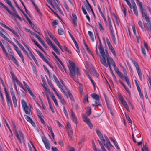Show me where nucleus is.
<instances>
[{
  "instance_id": "58",
  "label": "nucleus",
  "mask_w": 151,
  "mask_h": 151,
  "mask_svg": "<svg viewBox=\"0 0 151 151\" xmlns=\"http://www.w3.org/2000/svg\"><path fill=\"white\" fill-rule=\"evenodd\" d=\"M66 128L69 130H72L71 125L69 123H67Z\"/></svg>"
},
{
  "instance_id": "35",
  "label": "nucleus",
  "mask_w": 151,
  "mask_h": 151,
  "mask_svg": "<svg viewBox=\"0 0 151 151\" xmlns=\"http://www.w3.org/2000/svg\"><path fill=\"white\" fill-rule=\"evenodd\" d=\"M46 41L48 44L50 46H51L52 47H53V45H55L52 43L50 39L48 37L46 38Z\"/></svg>"
},
{
  "instance_id": "13",
  "label": "nucleus",
  "mask_w": 151,
  "mask_h": 151,
  "mask_svg": "<svg viewBox=\"0 0 151 151\" xmlns=\"http://www.w3.org/2000/svg\"><path fill=\"white\" fill-rule=\"evenodd\" d=\"M106 142L104 143V145L109 151H110L112 145L110 142L108 138L106 139Z\"/></svg>"
},
{
  "instance_id": "7",
  "label": "nucleus",
  "mask_w": 151,
  "mask_h": 151,
  "mask_svg": "<svg viewBox=\"0 0 151 151\" xmlns=\"http://www.w3.org/2000/svg\"><path fill=\"white\" fill-rule=\"evenodd\" d=\"M10 91L12 97V101L15 107H16L17 106V99L14 92V91L12 86L9 87Z\"/></svg>"
},
{
  "instance_id": "38",
  "label": "nucleus",
  "mask_w": 151,
  "mask_h": 151,
  "mask_svg": "<svg viewBox=\"0 0 151 151\" xmlns=\"http://www.w3.org/2000/svg\"><path fill=\"white\" fill-rule=\"evenodd\" d=\"M20 48L27 55H28V53L26 51L23 45L20 44L19 45H18Z\"/></svg>"
},
{
  "instance_id": "34",
  "label": "nucleus",
  "mask_w": 151,
  "mask_h": 151,
  "mask_svg": "<svg viewBox=\"0 0 151 151\" xmlns=\"http://www.w3.org/2000/svg\"><path fill=\"white\" fill-rule=\"evenodd\" d=\"M29 54L31 56L32 58V59L34 60L35 63L37 65H38V63L35 56L33 55L32 52H30V54Z\"/></svg>"
},
{
  "instance_id": "48",
  "label": "nucleus",
  "mask_w": 151,
  "mask_h": 151,
  "mask_svg": "<svg viewBox=\"0 0 151 151\" xmlns=\"http://www.w3.org/2000/svg\"><path fill=\"white\" fill-rule=\"evenodd\" d=\"M43 68L45 70V71L46 72L49 74V76L50 77V72L49 71V70H48V69L45 66V65H43Z\"/></svg>"
},
{
  "instance_id": "5",
  "label": "nucleus",
  "mask_w": 151,
  "mask_h": 151,
  "mask_svg": "<svg viewBox=\"0 0 151 151\" xmlns=\"http://www.w3.org/2000/svg\"><path fill=\"white\" fill-rule=\"evenodd\" d=\"M131 60L133 64L136 68L137 71L139 79L142 80V74L140 67H139L138 63L134 59H131Z\"/></svg>"
},
{
  "instance_id": "33",
  "label": "nucleus",
  "mask_w": 151,
  "mask_h": 151,
  "mask_svg": "<svg viewBox=\"0 0 151 151\" xmlns=\"http://www.w3.org/2000/svg\"><path fill=\"white\" fill-rule=\"evenodd\" d=\"M109 67V69H110V72L112 76L113 77L114 80L116 82H117V79L116 78V77L115 76V75H114V73L113 72V71H112V69L111 68V67Z\"/></svg>"
},
{
  "instance_id": "61",
  "label": "nucleus",
  "mask_w": 151,
  "mask_h": 151,
  "mask_svg": "<svg viewBox=\"0 0 151 151\" xmlns=\"http://www.w3.org/2000/svg\"><path fill=\"white\" fill-rule=\"evenodd\" d=\"M110 50L114 56H116V52L114 48Z\"/></svg>"
},
{
  "instance_id": "29",
  "label": "nucleus",
  "mask_w": 151,
  "mask_h": 151,
  "mask_svg": "<svg viewBox=\"0 0 151 151\" xmlns=\"http://www.w3.org/2000/svg\"><path fill=\"white\" fill-rule=\"evenodd\" d=\"M92 105L93 106H101V105L100 104L99 100H96L95 101V104H92Z\"/></svg>"
},
{
  "instance_id": "10",
  "label": "nucleus",
  "mask_w": 151,
  "mask_h": 151,
  "mask_svg": "<svg viewBox=\"0 0 151 151\" xmlns=\"http://www.w3.org/2000/svg\"><path fill=\"white\" fill-rule=\"evenodd\" d=\"M109 29L110 31V34L111 37L112 38L114 43L115 44L116 43V37L115 36V34L112 25L111 24H109Z\"/></svg>"
},
{
  "instance_id": "8",
  "label": "nucleus",
  "mask_w": 151,
  "mask_h": 151,
  "mask_svg": "<svg viewBox=\"0 0 151 151\" xmlns=\"http://www.w3.org/2000/svg\"><path fill=\"white\" fill-rule=\"evenodd\" d=\"M21 103L22 108L25 113L27 114H30V110L29 108L25 101L23 99L21 100Z\"/></svg>"
},
{
  "instance_id": "9",
  "label": "nucleus",
  "mask_w": 151,
  "mask_h": 151,
  "mask_svg": "<svg viewBox=\"0 0 151 151\" xmlns=\"http://www.w3.org/2000/svg\"><path fill=\"white\" fill-rule=\"evenodd\" d=\"M117 74L120 78L122 79L123 78H124L125 80L127 83L128 85L130 88L131 87L130 82L129 81V79L128 78L127 76H124L123 74L120 71H119L118 72H117Z\"/></svg>"
},
{
  "instance_id": "52",
  "label": "nucleus",
  "mask_w": 151,
  "mask_h": 151,
  "mask_svg": "<svg viewBox=\"0 0 151 151\" xmlns=\"http://www.w3.org/2000/svg\"><path fill=\"white\" fill-rule=\"evenodd\" d=\"M8 30L11 31L13 34L15 36L17 35V33L13 29H12L9 27Z\"/></svg>"
},
{
  "instance_id": "62",
  "label": "nucleus",
  "mask_w": 151,
  "mask_h": 151,
  "mask_svg": "<svg viewBox=\"0 0 151 151\" xmlns=\"http://www.w3.org/2000/svg\"><path fill=\"white\" fill-rule=\"evenodd\" d=\"M64 51H67L69 53L71 54L72 52L66 46H64Z\"/></svg>"
},
{
  "instance_id": "22",
  "label": "nucleus",
  "mask_w": 151,
  "mask_h": 151,
  "mask_svg": "<svg viewBox=\"0 0 151 151\" xmlns=\"http://www.w3.org/2000/svg\"><path fill=\"white\" fill-rule=\"evenodd\" d=\"M6 100L7 105L9 109H10V105L12 104V102L9 96H6Z\"/></svg>"
},
{
  "instance_id": "14",
  "label": "nucleus",
  "mask_w": 151,
  "mask_h": 151,
  "mask_svg": "<svg viewBox=\"0 0 151 151\" xmlns=\"http://www.w3.org/2000/svg\"><path fill=\"white\" fill-rule=\"evenodd\" d=\"M106 142L104 143V145L109 151H110L112 145L110 142L108 138L106 139Z\"/></svg>"
},
{
  "instance_id": "36",
  "label": "nucleus",
  "mask_w": 151,
  "mask_h": 151,
  "mask_svg": "<svg viewBox=\"0 0 151 151\" xmlns=\"http://www.w3.org/2000/svg\"><path fill=\"white\" fill-rule=\"evenodd\" d=\"M66 94L67 96H66L67 98H68V97H69L71 100L73 101L74 98L72 94L69 92L68 91L67 93H66Z\"/></svg>"
},
{
  "instance_id": "56",
  "label": "nucleus",
  "mask_w": 151,
  "mask_h": 151,
  "mask_svg": "<svg viewBox=\"0 0 151 151\" xmlns=\"http://www.w3.org/2000/svg\"><path fill=\"white\" fill-rule=\"evenodd\" d=\"M38 117L40 119V121H41V122L42 123V124H44V125H45V122L44 120V119L42 118V116H40L39 115H38Z\"/></svg>"
},
{
  "instance_id": "31",
  "label": "nucleus",
  "mask_w": 151,
  "mask_h": 151,
  "mask_svg": "<svg viewBox=\"0 0 151 151\" xmlns=\"http://www.w3.org/2000/svg\"><path fill=\"white\" fill-rule=\"evenodd\" d=\"M86 76H87L90 79L92 83V85H93V87L94 88V89H96V86H95V84L93 81L92 79L91 78V77H90V76L88 74V73H86Z\"/></svg>"
},
{
  "instance_id": "40",
  "label": "nucleus",
  "mask_w": 151,
  "mask_h": 151,
  "mask_svg": "<svg viewBox=\"0 0 151 151\" xmlns=\"http://www.w3.org/2000/svg\"><path fill=\"white\" fill-rule=\"evenodd\" d=\"M132 9H133V11L134 14L136 15V16L138 17V14L137 7H135L132 8Z\"/></svg>"
},
{
  "instance_id": "30",
  "label": "nucleus",
  "mask_w": 151,
  "mask_h": 151,
  "mask_svg": "<svg viewBox=\"0 0 151 151\" xmlns=\"http://www.w3.org/2000/svg\"><path fill=\"white\" fill-rule=\"evenodd\" d=\"M105 100L106 101V104L107 105V107L109 109V110L111 111V103L110 102V101L108 100H107L105 98Z\"/></svg>"
},
{
  "instance_id": "6",
  "label": "nucleus",
  "mask_w": 151,
  "mask_h": 151,
  "mask_svg": "<svg viewBox=\"0 0 151 151\" xmlns=\"http://www.w3.org/2000/svg\"><path fill=\"white\" fill-rule=\"evenodd\" d=\"M87 3H84V6H82V10L85 15H86L87 14V12H86L85 9V7L86 9L87 10L88 12H90V10L91 11H93V9L91 7V5L89 4V3L87 1Z\"/></svg>"
},
{
  "instance_id": "1",
  "label": "nucleus",
  "mask_w": 151,
  "mask_h": 151,
  "mask_svg": "<svg viewBox=\"0 0 151 151\" xmlns=\"http://www.w3.org/2000/svg\"><path fill=\"white\" fill-rule=\"evenodd\" d=\"M137 5L139 7L140 10L142 14V17L145 18L147 24L145 23L144 24V28L147 31L150 32L151 33V23L149 17L147 15L145 10L143 8L142 3L139 1V0H135Z\"/></svg>"
},
{
  "instance_id": "64",
  "label": "nucleus",
  "mask_w": 151,
  "mask_h": 151,
  "mask_svg": "<svg viewBox=\"0 0 151 151\" xmlns=\"http://www.w3.org/2000/svg\"><path fill=\"white\" fill-rule=\"evenodd\" d=\"M54 1L55 2V3L57 7H58L60 5V3L58 0H54Z\"/></svg>"
},
{
  "instance_id": "2",
  "label": "nucleus",
  "mask_w": 151,
  "mask_h": 151,
  "mask_svg": "<svg viewBox=\"0 0 151 151\" xmlns=\"http://www.w3.org/2000/svg\"><path fill=\"white\" fill-rule=\"evenodd\" d=\"M69 63L70 66L68 67L70 73V76L74 81L78 83V79L76 77V74L77 75H80V70L78 67H76L75 64L72 61L69 60Z\"/></svg>"
},
{
  "instance_id": "46",
  "label": "nucleus",
  "mask_w": 151,
  "mask_h": 151,
  "mask_svg": "<svg viewBox=\"0 0 151 151\" xmlns=\"http://www.w3.org/2000/svg\"><path fill=\"white\" fill-rule=\"evenodd\" d=\"M112 65L113 66L114 70L116 73L117 72H118L119 71V70L118 68L116 67L115 63Z\"/></svg>"
},
{
  "instance_id": "63",
  "label": "nucleus",
  "mask_w": 151,
  "mask_h": 151,
  "mask_svg": "<svg viewBox=\"0 0 151 151\" xmlns=\"http://www.w3.org/2000/svg\"><path fill=\"white\" fill-rule=\"evenodd\" d=\"M84 100L85 102H87V103L88 102V95H86L84 97Z\"/></svg>"
},
{
  "instance_id": "11",
  "label": "nucleus",
  "mask_w": 151,
  "mask_h": 151,
  "mask_svg": "<svg viewBox=\"0 0 151 151\" xmlns=\"http://www.w3.org/2000/svg\"><path fill=\"white\" fill-rule=\"evenodd\" d=\"M36 51L40 57L50 67L53 68L51 63L49 62L45 58V57L43 55L40 51L37 50H36Z\"/></svg>"
},
{
  "instance_id": "42",
  "label": "nucleus",
  "mask_w": 151,
  "mask_h": 151,
  "mask_svg": "<svg viewBox=\"0 0 151 151\" xmlns=\"http://www.w3.org/2000/svg\"><path fill=\"white\" fill-rule=\"evenodd\" d=\"M42 139L44 144L49 142L47 138L45 137H42Z\"/></svg>"
},
{
  "instance_id": "59",
  "label": "nucleus",
  "mask_w": 151,
  "mask_h": 151,
  "mask_svg": "<svg viewBox=\"0 0 151 151\" xmlns=\"http://www.w3.org/2000/svg\"><path fill=\"white\" fill-rule=\"evenodd\" d=\"M45 146L46 148L47 149L49 150L50 149V145L49 142L45 144Z\"/></svg>"
},
{
  "instance_id": "15",
  "label": "nucleus",
  "mask_w": 151,
  "mask_h": 151,
  "mask_svg": "<svg viewBox=\"0 0 151 151\" xmlns=\"http://www.w3.org/2000/svg\"><path fill=\"white\" fill-rule=\"evenodd\" d=\"M98 48L99 50L100 53L101 54V57H103L105 55V53L104 52L103 46L102 45H99L98 47Z\"/></svg>"
},
{
  "instance_id": "4",
  "label": "nucleus",
  "mask_w": 151,
  "mask_h": 151,
  "mask_svg": "<svg viewBox=\"0 0 151 151\" xmlns=\"http://www.w3.org/2000/svg\"><path fill=\"white\" fill-rule=\"evenodd\" d=\"M16 135L18 140L21 143L25 144L24 136L21 131L20 130L18 132L17 130L15 131Z\"/></svg>"
},
{
  "instance_id": "23",
  "label": "nucleus",
  "mask_w": 151,
  "mask_h": 151,
  "mask_svg": "<svg viewBox=\"0 0 151 151\" xmlns=\"http://www.w3.org/2000/svg\"><path fill=\"white\" fill-rule=\"evenodd\" d=\"M0 5L1 6L6 10H7V11L9 14L11 13V11L9 10L8 7L5 5L3 3L0 1Z\"/></svg>"
},
{
  "instance_id": "17",
  "label": "nucleus",
  "mask_w": 151,
  "mask_h": 151,
  "mask_svg": "<svg viewBox=\"0 0 151 151\" xmlns=\"http://www.w3.org/2000/svg\"><path fill=\"white\" fill-rule=\"evenodd\" d=\"M24 116L26 120L28 122H30L32 125L35 126V122L33 121L31 118L27 115H24Z\"/></svg>"
},
{
  "instance_id": "12",
  "label": "nucleus",
  "mask_w": 151,
  "mask_h": 151,
  "mask_svg": "<svg viewBox=\"0 0 151 151\" xmlns=\"http://www.w3.org/2000/svg\"><path fill=\"white\" fill-rule=\"evenodd\" d=\"M83 121L88 125L91 128L93 127V125L89 119L86 116H83Z\"/></svg>"
},
{
  "instance_id": "54",
  "label": "nucleus",
  "mask_w": 151,
  "mask_h": 151,
  "mask_svg": "<svg viewBox=\"0 0 151 151\" xmlns=\"http://www.w3.org/2000/svg\"><path fill=\"white\" fill-rule=\"evenodd\" d=\"M141 50H142V53L143 54L144 56L145 57H146V53L145 50V48H143V47H142Z\"/></svg>"
},
{
  "instance_id": "47",
  "label": "nucleus",
  "mask_w": 151,
  "mask_h": 151,
  "mask_svg": "<svg viewBox=\"0 0 151 151\" xmlns=\"http://www.w3.org/2000/svg\"><path fill=\"white\" fill-rule=\"evenodd\" d=\"M88 34L90 36L91 40H92V41H94V39L93 35L92 33L90 31H88Z\"/></svg>"
},
{
  "instance_id": "27",
  "label": "nucleus",
  "mask_w": 151,
  "mask_h": 151,
  "mask_svg": "<svg viewBox=\"0 0 151 151\" xmlns=\"http://www.w3.org/2000/svg\"><path fill=\"white\" fill-rule=\"evenodd\" d=\"M9 14H12L13 16H15V17L17 18L19 20H21V18L17 14L16 11L14 12L13 13L12 12H11V13Z\"/></svg>"
},
{
  "instance_id": "55",
  "label": "nucleus",
  "mask_w": 151,
  "mask_h": 151,
  "mask_svg": "<svg viewBox=\"0 0 151 151\" xmlns=\"http://www.w3.org/2000/svg\"><path fill=\"white\" fill-rule=\"evenodd\" d=\"M0 100H1V102L2 104H4V97H3L2 93H0Z\"/></svg>"
},
{
  "instance_id": "51",
  "label": "nucleus",
  "mask_w": 151,
  "mask_h": 151,
  "mask_svg": "<svg viewBox=\"0 0 151 151\" xmlns=\"http://www.w3.org/2000/svg\"><path fill=\"white\" fill-rule=\"evenodd\" d=\"M138 24L139 26L140 27L142 30H143L144 28H143L141 20H139L138 22Z\"/></svg>"
},
{
  "instance_id": "43",
  "label": "nucleus",
  "mask_w": 151,
  "mask_h": 151,
  "mask_svg": "<svg viewBox=\"0 0 151 151\" xmlns=\"http://www.w3.org/2000/svg\"><path fill=\"white\" fill-rule=\"evenodd\" d=\"M22 43L23 45L26 48L27 50L29 51V54H30V52H31L30 51V49L29 48V47L27 45L26 43L23 41H22Z\"/></svg>"
},
{
  "instance_id": "18",
  "label": "nucleus",
  "mask_w": 151,
  "mask_h": 151,
  "mask_svg": "<svg viewBox=\"0 0 151 151\" xmlns=\"http://www.w3.org/2000/svg\"><path fill=\"white\" fill-rule=\"evenodd\" d=\"M52 53L54 55V56L55 57V58L58 60L59 62V63H60V64H61V65L63 66L64 70L65 71L66 69L65 68L64 65H63V63L60 60V59L58 58V56L56 55L55 53V52H54L52 51Z\"/></svg>"
},
{
  "instance_id": "41",
  "label": "nucleus",
  "mask_w": 151,
  "mask_h": 151,
  "mask_svg": "<svg viewBox=\"0 0 151 151\" xmlns=\"http://www.w3.org/2000/svg\"><path fill=\"white\" fill-rule=\"evenodd\" d=\"M52 48L54 51L58 54L60 55V53L55 45H53Z\"/></svg>"
},
{
  "instance_id": "24",
  "label": "nucleus",
  "mask_w": 151,
  "mask_h": 151,
  "mask_svg": "<svg viewBox=\"0 0 151 151\" xmlns=\"http://www.w3.org/2000/svg\"><path fill=\"white\" fill-rule=\"evenodd\" d=\"M11 56L12 57V60L14 63L17 67H19V65L17 60L12 55H11Z\"/></svg>"
},
{
  "instance_id": "16",
  "label": "nucleus",
  "mask_w": 151,
  "mask_h": 151,
  "mask_svg": "<svg viewBox=\"0 0 151 151\" xmlns=\"http://www.w3.org/2000/svg\"><path fill=\"white\" fill-rule=\"evenodd\" d=\"M73 23L75 27L77 26V17L76 15L75 14H72Z\"/></svg>"
},
{
  "instance_id": "3",
  "label": "nucleus",
  "mask_w": 151,
  "mask_h": 151,
  "mask_svg": "<svg viewBox=\"0 0 151 151\" xmlns=\"http://www.w3.org/2000/svg\"><path fill=\"white\" fill-rule=\"evenodd\" d=\"M100 60L101 63L105 67H111L115 62L113 58L109 55L107 51H106V58L107 63L106 62V59L105 56L101 57L100 55Z\"/></svg>"
},
{
  "instance_id": "21",
  "label": "nucleus",
  "mask_w": 151,
  "mask_h": 151,
  "mask_svg": "<svg viewBox=\"0 0 151 151\" xmlns=\"http://www.w3.org/2000/svg\"><path fill=\"white\" fill-rule=\"evenodd\" d=\"M4 1H6L7 3L8 4L9 6L11 7L12 10L14 12L16 11L15 8L12 6V4L11 3V1L10 0H4Z\"/></svg>"
},
{
  "instance_id": "50",
  "label": "nucleus",
  "mask_w": 151,
  "mask_h": 151,
  "mask_svg": "<svg viewBox=\"0 0 151 151\" xmlns=\"http://www.w3.org/2000/svg\"><path fill=\"white\" fill-rule=\"evenodd\" d=\"M3 87H4V90L5 94L6 97L9 96L8 93L7 91V89L5 86H3Z\"/></svg>"
},
{
  "instance_id": "60",
  "label": "nucleus",
  "mask_w": 151,
  "mask_h": 151,
  "mask_svg": "<svg viewBox=\"0 0 151 151\" xmlns=\"http://www.w3.org/2000/svg\"><path fill=\"white\" fill-rule=\"evenodd\" d=\"M125 116H126V118H127V119L128 120L129 122L130 123L132 124V121L130 118L129 117V116L126 115V114H125Z\"/></svg>"
},
{
  "instance_id": "49",
  "label": "nucleus",
  "mask_w": 151,
  "mask_h": 151,
  "mask_svg": "<svg viewBox=\"0 0 151 151\" xmlns=\"http://www.w3.org/2000/svg\"><path fill=\"white\" fill-rule=\"evenodd\" d=\"M63 110L64 113L65 114V115L66 116V117L68 119V115L67 112L66 111V110L64 106L63 107Z\"/></svg>"
},
{
  "instance_id": "25",
  "label": "nucleus",
  "mask_w": 151,
  "mask_h": 151,
  "mask_svg": "<svg viewBox=\"0 0 151 151\" xmlns=\"http://www.w3.org/2000/svg\"><path fill=\"white\" fill-rule=\"evenodd\" d=\"M91 73L94 76L98 77L99 76V75L97 74L96 71L94 68H92L91 69Z\"/></svg>"
},
{
  "instance_id": "37",
  "label": "nucleus",
  "mask_w": 151,
  "mask_h": 151,
  "mask_svg": "<svg viewBox=\"0 0 151 151\" xmlns=\"http://www.w3.org/2000/svg\"><path fill=\"white\" fill-rule=\"evenodd\" d=\"M58 34L60 35H62L64 34V30L61 28L59 29H58Z\"/></svg>"
},
{
  "instance_id": "45",
  "label": "nucleus",
  "mask_w": 151,
  "mask_h": 151,
  "mask_svg": "<svg viewBox=\"0 0 151 151\" xmlns=\"http://www.w3.org/2000/svg\"><path fill=\"white\" fill-rule=\"evenodd\" d=\"M72 133V130H69V132H68V135L71 139H73V138Z\"/></svg>"
},
{
  "instance_id": "32",
  "label": "nucleus",
  "mask_w": 151,
  "mask_h": 151,
  "mask_svg": "<svg viewBox=\"0 0 151 151\" xmlns=\"http://www.w3.org/2000/svg\"><path fill=\"white\" fill-rule=\"evenodd\" d=\"M119 82L123 86L126 91L129 94L130 93V91L129 90L128 88L126 87V86L121 81H119Z\"/></svg>"
},
{
  "instance_id": "53",
  "label": "nucleus",
  "mask_w": 151,
  "mask_h": 151,
  "mask_svg": "<svg viewBox=\"0 0 151 151\" xmlns=\"http://www.w3.org/2000/svg\"><path fill=\"white\" fill-rule=\"evenodd\" d=\"M5 40L7 41L10 43L13 46L15 45V44L9 38H8L7 37Z\"/></svg>"
},
{
  "instance_id": "20",
  "label": "nucleus",
  "mask_w": 151,
  "mask_h": 151,
  "mask_svg": "<svg viewBox=\"0 0 151 151\" xmlns=\"http://www.w3.org/2000/svg\"><path fill=\"white\" fill-rule=\"evenodd\" d=\"M13 81V82H14L15 83H16L20 86V87L22 88L24 90H25L22 83L19 81L17 78H15Z\"/></svg>"
},
{
  "instance_id": "39",
  "label": "nucleus",
  "mask_w": 151,
  "mask_h": 151,
  "mask_svg": "<svg viewBox=\"0 0 151 151\" xmlns=\"http://www.w3.org/2000/svg\"><path fill=\"white\" fill-rule=\"evenodd\" d=\"M97 23L99 29L101 31L103 32L104 30V28L101 24L100 22H98Z\"/></svg>"
},
{
  "instance_id": "26",
  "label": "nucleus",
  "mask_w": 151,
  "mask_h": 151,
  "mask_svg": "<svg viewBox=\"0 0 151 151\" xmlns=\"http://www.w3.org/2000/svg\"><path fill=\"white\" fill-rule=\"evenodd\" d=\"M106 41L109 50L113 48V47L108 37L106 38Z\"/></svg>"
},
{
  "instance_id": "44",
  "label": "nucleus",
  "mask_w": 151,
  "mask_h": 151,
  "mask_svg": "<svg viewBox=\"0 0 151 151\" xmlns=\"http://www.w3.org/2000/svg\"><path fill=\"white\" fill-rule=\"evenodd\" d=\"M4 32V31L3 29H2L1 31H0V36L5 40L7 37L3 34V32Z\"/></svg>"
},
{
  "instance_id": "28",
  "label": "nucleus",
  "mask_w": 151,
  "mask_h": 151,
  "mask_svg": "<svg viewBox=\"0 0 151 151\" xmlns=\"http://www.w3.org/2000/svg\"><path fill=\"white\" fill-rule=\"evenodd\" d=\"M91 96L92 97L96 100H99L100 97L98 95L93 93L91 95Z\"/></svg>"
},
{
  "instance_id": "19",
  "label": "nucleus",
  "mask_w": 151,
  "mask_h": 151,
  "mask_svg": "<svg viewBox=\"0 0 151 151\" xmlns=\"http://www.w3.org/2000/svg\"><path fill=\"white\" fill-rule=\"evenodd\" d=\"M71 115L73 122L75 124H76L77 123V118L73 111H71Z\"/></svg>"
},
{
  "instance_id": "57",
  "label": "nucleus",
  "mask_w": 151,
  "mask_h": 151,
  "mask_svg": "<svg viewBox=\"0 0 151 151\" xmlns=\"http://www.w3.org/2000/svg\"><path fill=\"white\" fill-rule=\"evenodd\" d=\"M143 148L145 151H149L147 144V143H145V145H144Z\"/></svg>"
}]
</instances>
